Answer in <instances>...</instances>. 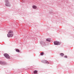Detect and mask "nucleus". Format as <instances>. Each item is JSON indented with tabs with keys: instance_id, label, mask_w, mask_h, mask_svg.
<instances>
[{
	"instance_id": "obj_1",
	"label": "nucleus",
	"mask_w": 74,
	"mask_h": 74,
	"mask_svg": "<svg viewBox=\"0 0 74 74\" xmlns=\"http://www.w3.org/2000/svg\"><path fill=\"white\" fill-rule=\"evenodd\" d=\"M4 55L7 59H10V56L8 54L5 53L4 54Z\"/></svg>"
},
{
	"instance_id": "obj_2",
	"label": "nucleus",
	"mask_w": 74,
	"mask_h": 74,
	"mask_svg": "<svg viewBox=\"0 0 74 74\" xmlns=\"http://www.w3.org/2000/svg\"><path fill=\"white\" fill-rule=\"evenodd\" d=\"M54 45H60L61 43L59 42H58V41H55L54 42Z\"/></svg>"
},
{
	"instance_id": "obj_3",
	"label": "nucleus",
	"mask_w": 74,
	"mask_h": 74,
	"mask_svg": "<svg viewBox=\"0 0 74 74\" xmlns=\"http://www.w3.org/2000/svg\"><path fill=\"white\" fill-rule=\"evenodd\" d=\"M5 2L6 3L5 5L6 6H9L10 3L8 0H5Z\"/></svg>"
},
{
	"instance_id": "obj_4",
	"label": "nucleus",
	"mask_w": 74,
	"mask_h": 74,
	"mask_svg": "<svg viewBox=\"0 0 74 74\" xmlns=\"http://www.w3.org/2000/svg\"><path fill=\"white\" fill-rule=\"evenodd\" d=\"M7 36L8 37H12L13 36V34H7Z\"/></svg>"
},
{
	"instance_id": "obj_5",
	"label": "nucleus",
	"mask_w": 74,
	"mask_h": 74,
	"mask_svg": "<svg viewBox=\"0 0 74 74\" xmlns=\"http://www.w3.org/2000/svg\"><path fill=\"white\" fill-rule=\"evenodd\" d=\"M43 63H49L48 61L46 60H43L42 61Z\"/></svg>"
},
{
	"instance_id": "obj_6",
	"label": "nucleus",
	"mask_w": 74,
	"mask_h": 74,
	"mask_svg": "<svg viewBox=\"0 0 74 74\" xmlns=\"http://www.w3.org/2000/svg\"><path fill=\"white\" fill-rule=\"evenodd\" d=\"M32 7L34 9H36L37 8V6L35 5H33Z\"/></svg>"
},
{
	"instance_id": "obj_7",
	"label": "nucleus",
	"mask_w": 74,
	"mask_h": 74,
	"mask_svg": "<svg viewBox=\"0 0 74 74\" xmlns=\"http://www.w3.org/2000/svg\"><path fill=\"white\" fill-rule=\"evenodd\" d=\"M46 41H49V42H50V41H51V39L49 38L47 39Z\"/></svg>"
},
{
	"instance_id": "obj_8",
	"label": "nucleus",
	"mask_w": 74,
	"mask_h": 74,
	"mask_svg": "<svg viewBox=\"0 0 74 74\" xmlns=\"http://www.w3.org/2000/svg\"><path fill=\"white\" fill-rule=\"evenodd\" d=\"M8 33L9 34H11V33H13V31H9Z\"/></svg>"
},
{
	"instance_id": "obj_9",
	"label": "nucleus",
	"mask_w": 74,
	"mask_h": 74,
	"mask_svg": "<svg viewBox=\"0 0 74 74\" xmlns=\"http://www.w3.org/2000/svg\"><path fill=\"white\" fill-rule=\"evenodd\" d=\"M16 52H20V51L19 49H17L16 50Z\"/></svg>"
},
{
	"instance_id": "obj_10",
	"label": "nucleus",
	"mask_w": 74,
	"mask_h": 74,
	"mask_svg": "<svg viewBox=\"0 0 74 74\" xmlns=\"http://www.w3.org/2000/svg\"><path fill=\"white\" fill-rule=\"evenodd\" d=\"M60 55L61 56H64V54L63 53H61L60 54Z\"/></svg>"
},
{
	"instance_id": "obj_11",
	"label": "nucleus",
	"mask_w": 74,
	"mask_h": 74,
	"mask_svg": "<svg viewBox=\"0 0 74 74\" xmlns=\"http://www.w3.org/2000/svg\"><path fill=\"white\" fill-rule=\"evenodd\" d=\"M34 74H36V73H37V71L35 70L34 71Z\"/></svg>"
},
{
	"instance_id": "obj_12",
	"label": "nucleus",
	"mask_w": 74,
	"mask_h": 74,
	"mask_svg": "<svg viewBox=\"0 0 74 74\" xmlns=\"http://www.w3.org/2000/svg\"><path fill=\"white\" fill-rule=\"evenodd\" d=\"M44 55V52H41L40 53V55H41L42 56Z\"/></svg>"
},
{
	"instance_id": "obj_13",
	"label": "nucleus",
	"mask_w": 74,
	"mask_h": 74,
	"mask_svg": "<svg viewBox=\"0 0 74 74\" xmlns=\"http://www.w3.org/2000/svg\"><path fill=\"white\" fill-rule=\"evenodd\" d=\"M0 64H4V63H3V62H0Z\"/></svg>"
},
{
	"instance_id": "obj_14",
	"label": "nucleus",
	"mask_w": 74,
	"mask_h": 74,
	"mask_svg": "<svg viewBox=\"0 0 74 74\" xmlns=\"http://www.w3.org/2000/svg\"><path fill=\"white\" fill-rule=\"evenodd\" d=\"M64 58H67V56H64Z\"/></svg>"
}]
</instances>
